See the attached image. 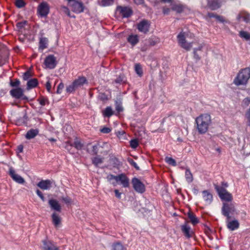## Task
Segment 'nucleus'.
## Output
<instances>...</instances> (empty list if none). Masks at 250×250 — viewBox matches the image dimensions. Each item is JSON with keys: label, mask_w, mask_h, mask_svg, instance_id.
I'll use <instances>...</instances> for the list:
<instances>
[{"label": "nucleus", "mask_w": 250, "mask_h": 250, "mask_svg": "<svg viewBox=\"0 0 250 250\" xmlns=\"http://www.w3.org/2000/svg\"><path fill=\"white\" fill-rule=\"evenodd\" d=\"M177 39L179 46L187 51L191 49L195 42L194 35L188 31H182L177 35Z\"/></svg>", "instance_id": "f257e3e1"}, {"label": "nucleus", "mask_w": 250, "mask_h": 250, "mask_svg": "<svg viewBox=\"0 0 250 250\" xmlns=\"http://www.w3.org/2000/svg\"><path fill=\"white\" fill-rule=\"evenodd\" d=\"M211 117L208 114L200 115L196 118V123L198 132L201 134L206 133L211 124Z\"/></svg>", "instance_id": "f03ea898"}, {"label": "nucleus", "mask_w": 250, "mask_h": 250, "mask_svg": "<svg viewBox=\"0 0 250 250\" xmlns=\"http://www.w3.org/2000/svg\"><path fill=\"white\" fill-rule=\"evenodd\" d=\"M250 78V68H245L240 70L233 80L236 86L246 85Z\"/></svg>", "instance_id": "7ed1b4c3"}, {"label": "nucleus", "mask_w": 250, "mask_h": 250, "mask_svg": "<svg viewBox=\"0 0 250 250\" xmlns=\"http://www.w3.org/2000/svg\"><path fill=\"white\" fill-rule=\"evenodd\" d=\"M86 82L87 80L85 77H79L66 87V91L67 92L72 93L79 88L83 86Z\"/></svg>", "instance_id": "20e7f679"}, {"label": "nucleus", "mask_w": 250, "mask_h": 250, "mask_svg": "<svg viewBox=\"0 0 250 250\" xmlns=\"http://www.w3.org/2000/svg\"><path fill=\"white\" fill-rule=\"evenodd\" d=\"M215 189L218 192L219 196L222 200L231 202L232 200V196L224 188L216 186Z\"/></svg>", "instance_id": "39448f33"}, {"label": "nucleus", "mask_w": 250, "mask_h": 250, "mask_svg": "<svg viewBox=\"0 0 250 250\" xmlns=\"http://www.w3.org/2000/svg\"><path fill=\"white\" fill-rule=\"evenodd\" d=\"M41 248L42 250H59V248L52 241L45 239L42 241Z\"/></svg>", "instance_id": "423d86ee"}, {"label": "nucleus", "mask_w": 250, "mask_h": 250, "mask_svg": "<svg viewBox=\"0 0 250 250\" xmlns=\"http://www.w3.org/2000/svg\"><path fill=\"white\" fill-rule=\"evenodd\" d=\"M235 211L234 205L230 203H224L222 208V213L227 217V219L230 218L229 213H233Z\"/></svg>", "instance_id": "0eeeda50"}, {"label": "nucleus", "mask_w": 250, "mask_h": 250, "mask_svg": "<svg viewBox=\"0 0 250 250\" xmlns=\"http://www.w3.org/2000/svg\"><path fill=\"white\" fill-rule=\"evenodd\" d=\"M44 64L46 68H54L57 64L55 57L52 55L48 56L44 60Z\"/></svg>", "instance_id": "6e6552de"}, {"label": "nucleus", "mask_w": 250, "mask_h": 250, "mask_svg": "<svg viewBox=\"0 0 250 250\" xmlns=\"http://www.w3.org/2000/svg\"><path fill=\"white\" fill-rule=\"evenodd\" d=\"M132 183L134 189L138 192L143 193L145 190L144 185L137 178L132 180Z\"/></svg>", "instance_id": "1a4fd4ad"}, {"label": "nucleus", "mask_w": 250, "mask_h": 250, "mask_svg": "<svg viewBox=\"0 0 250 250\" xmlns=\"http://www.w3.org/2000/svg\"><path fill=\"white\" fill-rule=\"evenodd\" d=\"M116 11L123 18H128L132 14V11L130 8L128 7H124L121 6H117Z\"/></svg>", "instance_id": "9d476101"}, {"label": "nucleus", "mask_w": 250, "mask_h": 250, "mask_svg": "<svg viewBox=\"0 0 250 250\" xmlns=\"http://www.w3.org/2000/svg\"><path fill=\"white\" fill-rule=\"evenodd\" d=\"M49 7L45 2L41 3L38 7V12L42 17L46 16L49 13Z\"/></svg>", "instance_id": "9b49d317"}, {"label": "nucleus", "mask_w": 250, "mask_h": 250, "mask_svg": "<svg viewBox=\"0 0 250 250\" xmlns=\"http://www.w3.org/2000/svg\"><path fill=\"white\" fill-rule=\"evenodd\" d=\"M117 183H120L124 188H128L129 186V180L124 174L118 175Z\"/></svg>", "instance_id": "f8f14e48"}, {"label": "nucleus", "mask_w": 250, "mask_h": 250, "mask_svg": "<svg viewBox=\"0 0 250 250\" xmlns=\"http://www.w3.org/2000/svg\"><path fill=\"white\" fill-rule=\"evenodd\" d=\"M70 6L72 8V11L76 13H80L83 11V4L81 2L77 1H73Z\"/></svg>", "instance_id": "ddd939ff"}, {"label": "nucleus", "mask_w": 250, "mask_h": 250, "mask_svg": "<svg viewBox=\"0 0 250 250\" xmlns=\"http://www.w3.org/2000/svg\"><path fill=\"white\" fill-rule=\"evenodd\" d=\"M10 93L13 97L16 99H24V97H23V90L21 88L18 87L17 88L13 89L10 90Z\"/></svg>", "instance_id": "4468645a"}, {"label": "nucleus", "mask_w": 250, "mask_h": 250, "mask_svg": "<svg viewBox=\"0 0 250 250\" xmlns=\"http://www.w3.org/2000/svg\"><path fill=\"white\" fill-rule=\"evenodd\" d=\"M149 23L147 21L143 20L138 24L137 28L140 32L146 33L148 31Z\"/></svg>", "instance_id": "2eb2a0df"}, {"label": "nucleus", "mask_w": 250, "mask_h": 250, "mask_svg": "<svg viewBox=\"0 0 250 250\" xmlns=\"http://www.w3.org/2000/svg\"><path fill=\"white\" fill-rule=\"evenodd\" d=\"M202 198L206 205H209L213 200L212 194L208 190H203L202 192Z\"/></svg>", "instance_id": "dca6fc26"}, {"label": "nucleus", "mask_w": 250, "mask_h": 250, "mask_svg": "<svg viewBox=\"0 0 250 250\" xmlns=\"http://www.w3.org/2000/svg\"><path fill=\"white\" fill-rule=\"evenodd\" d=\"M9 174L12 178L16 182L19 184H23L24 182V179L20 175L16 174L12 167L9 168Z\"/></svg>", "instance_id": "f3484780"}, {"label": "nucleus", "mask_w": 250, "mask_h": 250, "mask_svg": "<svg viewBox=\"0 0 250 250\" xmlns=\"http://www.w3.org/2000/svg\"><path fill=\"white\" fill-rule=\"evenodd\" d=\"M52 182L49 180H42L38 183L37 186L43 190H47L51 188L52 187Z\"/></svg>", "instance_id": "a211bd4d"}, {"label": "nucleus", "mask_w": 250, "mask_h": 250, "mask_svg": "<svg viewBox=\"0 0 250 250\" xmlns=\"http://www.w3.org/2000/svg\"><path fill=\"white\" fill-rule=\"evenodd\" d=\"M48 203L52 209L58 212L61 211V206L58 201H57L56 200L50 199L49 200Z\"/></svg>", "instance_id": "6ab92c4d"}, {"label": "nucleus", "mask_w": 250, "mask_h": 250, "mask_svg": "<svg viewBox=\"0 0 250 250\" xmlns=\"http://www.w3.org/2000/svg\"><path fill=\"white\" fill-rule=\"evenodd\" d=\"M237 18L238 20L242 19L245 22H249L250 21V15L245 11H241L238 15Z\"/></svg>", "instance_id": "aec40b11"}, {"label": "nucleus", "mask_w": 250, "mask_h": 250, "mask_svg": "<svg viewBox=\"0 0 250 250\" xmlns=\"http://www.w3.org/2000/svg\"><path fill=\"white\" fill-rule=\"evenodd\" d=\"M239 223L236 220L232 221L227 220V227L231 230H234L239 228Z\"/></svg>", "instance_id": "412c9836"}, {"label": "nucleus", "mask_w": 250, "mask_h": 250, "mask_svg": "<svg viewBox=\"0 0 250 250\" xmlns=\"http://www.w3.org/2000/svg\"><path fill=\"white\" fill-rule=\"evenodd\" d=\"M52 222L56 227H59L61 223V218L56 212H54L52 215Z\"/></svg>", "instance_id": "4be33fe9"}, {"label": "nucleus", "mask_w": 250, "mask_h": 250, "mask_svg": "<svg viewBox=\"0 0 250 250\" xmlns=\"http://www.w3.org/2000/svg\"><path fill=\"white\" fill-rule=\"evenodd\" d=\"M39 132V131L38 129H31L27 132L25 138L27 139H33L38 134Z\"/></svg>", "instance_id": "5701e85b"}, {"label": "nucleus", "mask_w": 250, "mask_h": 250, "mask_svg": "<svg viewBox=\"0 0 250 250\" xmlns=\"http://www.w3.org/2000/svg\"><path fill=\"white\" fill-rule=\"evenodd\" d=\"M203 46L202 45H200L198 47L194 48V57L196 59H199L202 55H204L205 53L203 52Z\"/></svg>", "instance_id": "b1692460"}, {"label": "nucleus", "mask_w": 250, "mask_h": 250, "mask_svg": "<svg viewBox=\"0 0 250 250\" xmlns=\"http://www.w3.org/2000/svg\"><path fill=\"white\" fill-rule=\"evenodd\" d=\"M181 229L186 237L189 238L191 236L192 231L190 230V228L187 224L182 225Z\"/></svg>", "instance_id": "393cba45"}, {"label": "nucleus", "mask_w": 250, "mask_h": 250, "mask_svg": "<svg viewBox=\"0 0 250 250\" xmlns=\"http://www.w3.org/2000/svg\"><path fill=\"white\" fill-rule=\"evenodd\" d=\"M48 42V40L47 38L45 37H41L40 39L39 49L42 50L44 49L47 48Z\"/></svg>", "instance_id": "a878e982"}, {"label": "nucleus", "mask_w": 250, "mask_h": 250, "mask_svg": "<svg viewBox=\"0 0 250 250\" xmlns=\"http://www.w3.org/2000/svg\"><path fill=\"white\" fill-rule=\"evenodd\" d=\"M127 41L131 45L134 46L139 42L138 36L136 35H130L127 38Z\"/></svg>", "instance_id": "bb28decb"}, {"label": "nucleus", "mask_w": 250, "mask_h": 250, "mask_svg": "<svg viewBox=\"0 0 250 250\" xmlns=\"http://www.w3.org/2000/svg\"><path fill=\"white\" fill-rule=\"evenodd\" d=\"M38 84V80L36 79H32L28 81L27 83V89H30L31 88L36 87Z\"/></svg>", "instance_id": "cd10ccee"}, {"label": "nucleus", "mask_w": 250, "mask_h": 250, "mask_svg": "<svg viewBox=\"0 0 250 250\" xmlns=\"http://www.w3.org/2000/svg\"><path fill=\"white\" fill-rule=\"evenodd\" d=\"M188 217L190 220V221L191 222V223L195 225L198 223L199 221L197 218L196 217V216L192 212H188Z\"/></svg>", "instance_id": "c85d7f7f"}, {"label": "nucleus", "mask_w": 250, "mask_h": 250, "mask_svg": "<svg viewBox=\"0 0 250 250\" xmlns=\"http://www.w3.org/2000/svg\"><path fill=\"white\" fill-rule=\"evenodd\" d=\"M107 180L111 182V183L114 186H116V181L118 178V175L117 176H114L112 174H109L107 175L106 177Z\"/></svg>", "instance_id": "c756f323"}, {"label": "nucleus", "mask_w": 250, "mask_h": 250, "mask_svg": "<svg viewBox=\"0 0 250 250\" xmlns=\"http://www.w3.org/2000/svg\"><path fill=\"white\" fill-rule=\"evenodd\" d=\"M185 177L188 183H191L193 181V176L189 169H187L186 170Z\"/></svg>", "instance_id": "7c9ffc66"}, {"label": "nucleus", "mask_w": 250, "mask_h": 250, "mask_svg": "<svg viewBox=\"0 0 250 250\" xmlns=\"http://www.w3.org/2000/svg\"><path fill=\"white\" fill-rule=\"evenodd\" d=\"M112 250H126V248L120 243H114L112 246Z\"/></svg>", "instance_id": "2f4dec72"}, {"label": "nucleus", "mask_w": 250, "mask_h": 250, "mask_svg": "<svg viewBox=\"0 0 250 250\" xmlns=\"http://www.w3.org/2000/svg\"><path fill=\"white\" fill-rule=\"evenodd\" d=\"M239 36L246 41L250 40V33L247 31H241L239 32Z\"/></svg>", "instance_id": "473e14b6"}, {"label": "nucleus", "mask_w": 250, "mask_h": 250, "mask_svg": "<svg viewBox=\"0 0 250 250\" xmlns=\"http://www.w3.org/2000/svg\"><path fill=\"white\" fill-rule=\"evenodd\" d=\"M68 145H69L70 146H74L77 149H81L83 145L78 140H76L73 144H70L69 142H67Z\"/></svg>", "instance_id": "72a5a7b5"}, {"label": "nucleus", "mask_w": 250, "mask_h": 250, "mask_svg": "<svg viewBox=\"0 0 250 250\" xmlns=\"http://www.w3.org/2000/svg\"><path fill=\"white\" fill-rule=\"evenodd\" d=\"M135 71L138 75L141 77L143 75V70L141 65L139 63L135 65Z\"/></svg>", "instance_id": "f704fd0d"}, {"label": "nucleus", "mask_w": 250, "mask_h": 250, "mask_svg": "<svg viewBox=\"0 0 250 250\" xmlns=\"http://www.w3.org/2000/svg\"><path fill=\"white\" fill-rule=\"evenodd\" d=\"M92 162L95 165L98 166L99 164H101L103 163V160L102 158L100 157L99 156H97L93 159Z\"/></svg>", "instance_id": "c9c22d12"}, {"label": "nucleus", "mask_w": 250, "mask_h": 250, "mask_svg": "<svg viewBox=\"0 0 250 250\" xmlns=\"http://www.w3.org/2000/svg\"><path fill=\"white\" fill-rule=\"evenodd\" d=\"M104 115L105 116L110 117L113 115V111L110 107H107L104 111Z\"/></svg>", "instance_id": "e433bc0d"}, {"label": "nucleus", "mask_w": 250, "mask_h": 250, "mask_svg": "<svg viewBox=\"0 0 250 250\" xmlns=\"http://www.w3.org/2000/svg\"><path fill=\"white\" fill-rule=\"evenodd\" d=\"M114 0H101L100 5L103 6H107L112 4Z\"/></svg>", "instance_id": "4c0bfd02"}, {"label": "nucleus", "mask_w": 250, "mask_h": 250, "mask_svg": "<svg viewBox=\"0 0 250 250\" xmlns=\"http://www.w3.org/2000/svg\"><path fill=\"white\" fill-rule=\"evenodd\" d=\"M61 10L62 12H63L64 13L66 14L68 16H69L70 17L74 18H75V17L74 16H71L69 10L68 9V8L67 7H66L64 6H61Z\"/></svg>", "instance_id": "58836bf2"}, {"label": "nucleus", "mask_w": 250, "mask_h": 250, "mask_svg": "<svg viewBox=\"0 0 250 250\" xmlns=\"http://www.w3.org/2000/svg\"><path fill=\"white\" fill-rule=\"evenodd\" d=\"M166 162L169 165H172L173 166H176V163L174 159L171 157H166Z\"/></svg>", "instance_id": "ea45409f"}, {"label": "nucleus", "mask_w": 250, "mask_h": 250, "mask_svg": "<svg viewBox=\"0 0 250 250\" xmlns=\"http://www.w3.org/2000/svg\"><path fill=\"white\" fill-rule=\"evenodd\" d=\"M61 200L67 205H70L72 202V199L68 196L62 197Z\"/></svg>", "instance_id": "a19ab883"}, {"label": "nucleus", "mask_w": 250, "mask_h": 250, "mask_svg": "<svg viewBox=\"0 0 250 250\" xmlns=\"http://www.w3.org/2000/svg\"><path fill=\"white\" fill-rule=\"evenodd\" d=\"M130 146L133 148H136L138 146V141L136 139L131 140L130 141Z\"/></svg>", "instance_id": "79ce46f5"}, {"label": "nucleus", "mask_w": 250, "mask_h": 250, "mask_svg": "<svg viewBox=\"0 0 250 250\" xmlns=\"http://www.w3.org/2000/svg\"><path fill=\"white\" fill-rule=\"evenodd\" d=\"M32 76L31 72L30 71H27L25 72L23 75V79L25 81L27 80Z\"/></svg>", "instance_id": "37998d69"}, {"label": "nucleus", "mask_w": 250, "mask_h": 250, "mask_svg": "<svg viewBox=\"0 0 250 250\" xmlns=\"http://www.w3.org/2000/svg\"><path fill=\"white\" fill-rule=\"evenodd\" d=\"M16 5L19 8H21L25 5L23 0H16L15 1Z\"/></svg>", "instance_id": "c03bdc74"}, {"label": "nucleus", "mask_w": 250, "mask_h": 250, "mask_svg": "<svg viewBox=\"0 0 250 250\" xmlns=\"http://www.w3.org/2000/svg\"><path fill=\"white\" fill-rule=\"evenodd\" d=\"M27 24V21H24L21 22H19L17 23V26L19 29H21L23 28L25 25Z\"/></svg>", "instance_id": "a18cd8bd"}, {"label": "nucleus", "mask_w": 250, "mask_h": 250, "mask_svg": "<svg viewBox=\"0 0 250 250\" xmlns=\"http://www.w3.org/2000/svg\"><path fill=\"white\" fill-rule=\"evenodd\" d=\"M64 88V84L61 83H60L59 85L58 86L57 93L58 94H60L62 92V90Z\"/></svg>", "instance_id": "49530a36"}, {"label": "nucleus", "mask_w": 250, "mask_h": 250, "mask_svg": "<svg viewBox=\"0 0 250 250\" xmlns=\"http://www.w3.org/2000/svg\"><path fill=\"white\" fill-rule=\"evenodd\" d=\"M36 193H37V195L41 198V199H42V201H45V198H44L42 192L41 191H40L39 189H37L36 190Z\"/></svg>", "instance_id": "de8ad7c7"}, {"label": "nucleus", "mask_w": 250, "mask_h": 250, "mask_svg": "<svg viewBox=\"0 0 250 250\" xmlns=\"http://www.w3.org/2000/svg\"><path fill=\"white\" fill-rule=\"evenodd\" d=\"M39 101H40V104L42 105V106H44L45 105V104H46V103L47 102V100L45 98H41L40 100H39Z\"/></svg>", "instance_id": "09e8293b"}, {"label": "nucleus", "mask_w": 250, "mask_h": 250, "mask_svg": "<svg viewBox=\"0 0 250 250\" xmlns=\"http://www.w3.org/2000/svg\"><path fill=\"white\" fill-rule=\"evenodd\" d=\"M20 81L19 80H16L15 82H11L10 83V85L13 87L19 86L20 85Z\"/></svg>", "instance_id": "8fccbe9b"}, {"label": "nucleus", "mask_w": 250, "mask_h": 250, "mask_svg": "<svg viewBox=\"0 0 250 250\" xmlns=\"http://www.w3.org/2000/svg\"><path fill=\"white\" fill-rule=\"evenodd\" d=\"M216 14H214L213 13H208L207 15L206 16V18L207 20H209V19L211 18H215Z\"/></svg>", "instance_id": "3c124183"}, {"label": "nucleus", "mask_w": 250, "mask_h": 250, "mask_svg": "<svg viewBox=\"0 0 250 250\" xmlns=\"http://www.w3.org/2000/svg\"><path fill=\"white\" fill-rule=\"evenodd\" d=\"M101 131L104 133H108L111 131V129L108 127H104L101 129Z\"/></svg>", "instance_id": "603ef678"}, {"label": "nucleus", "mask_w": 250, "mask_h": 250, "mask_svg": "<svg viewBox=\"0 0 250 250\" xmlns=\"http://www.w3.org/2000/svg\"><path fill=\"white\" fill-rule=\"evenodd\" d=\"M215 19L221 22H223L225 21L224 18L221 16L216 15V16H215Z\"/></svg>", "instance_id": "864d4df0"}, {"label": "nucleus", "mask_w": 250, "mask_h": 250, "mask_svg": "<svg viewBox=\"0 0 250 250\" xmlns=\"http://www.w3.org/2000/svg\"><path fill=\"white\" fill-rule=\"evenodd\" d=\"M116 109L118 112H120L123 111V108L120 104H117L116 106Z\"/></svg>", "instance_id": "5fc2aeb1"}, {"label": "nucleus", "mask_w": 250, "mask_h": 250, "mask_svg": "<svg viewBox=\"0 0 250 250\" xmlns=\"http://www.w3.org/2000/svg\"><path fill=\"white\" fill-rule=\"evenodd\" d=\"M114 192L115 193V196L119 199L121 198V193L119 192V191L118 189H115L114 190Z\"/></svg>", "instance_id": "6e6d98bb"}, {"label": "nucleus", "mask_w": 250, "mask_h": 250, "mask_svg": "<svg viewBox=\"0 0 250 250\" xmlns=\"http://www.w3.org/2000/svg\"><path fill=\"white\" fill-rule=\"evenodd\" d=\"M51 85L49 81H48L46 83V88L48 92L50 91Z\"/></svg>", "instance_id": "4d7b16f0"}, {"label": "nucleus", "mask_w": 250, "mask_h": 250, "mask_svg": "<svg viewBox=\"0 0 250 250\" xmlns=\"http://www.w3.org/2000/svg\"><path fill=\"white\" fill-rule=\"evenodd\" d=\"M130 164L133 166H134L137 169H139V167L137 166V164L134 162L133 161V160L131 161L130 162Z\"/></svg>", "instance_id": "13d9d810"}, {"label": "nucleus", "mask_w": 250, "mask_h": 250, "mask_svg": "<svg viewBox=\"0 0 250 250\" xmlns=\"http://www.w3.org/2000/svg\"><path fill=\"white\" fill-rule=\"evenodd\" d=\"M23 147L22 145H20L18 146V150L19 152H22L23 151Z\"/></svg>", "instance_id": "bf43d9fd"}, {"label": "nucleus", "mask_w": 250, "mask_h": 250, "mask_svg": "<svg viewBox=\"0 0 250 250\" xmlns=\"http://www.w3.org/2000/svg\"><path fill=\"white\" fill-rule=\"evenodd\" d=\"M134 2L137 4H141L144 3V0H134Z\"/></svg>", "instance_id": "052dcab7"}, {"label": "nucleus", "mask_w": 250, "mask_h": 250, "mask_svg": "<svg viewBox=\"0 0 250 250\" xmlns=\"http://www.w3.org/2000/svg\"><path fill=\"white\" fill-rule=\"evenodd\" d=\"M123 81V78L121 77H119L115 80L116 83H120Z\"/></svg>", "instance_id": "680f3d73"}, {"label": "nucleus", "mask_w": 250, "mask_h": 250, "mask_svg": "<svg viewBox=\"0 0 250 250\" xmlns=\"http://www.w3.org/2000/svg\"><path fill=\"white\" fill-rule=\"evenodd\" d=\"M5 62L6 61L5 60H2V59L0 58V66L4 64L5 63Z\"/></svg>", "instance_id": "e2e57ef3"}, {"label": "nucleus", "mask_w": 250, "mask_h": 250, "mask_svg": "<svg viewBox=\"0 0 250 250\" xmlns=\"http://www.w3.org/2000/svg\"><path fill=\"white\" fill-rule=\"evenodd\" d=\"M193 192L194 194H197L199 192V190L197 188H193Z\"/></svg>", "instance_id": "0e129e2a"}, {"label": "nucleus", "mask_w": 250, "mask_h": 250, "mask_svg": "<svg viewBox=\"0 0 250 250\" xmlns=\"http://www.w3.org/2000/svg\"><path fill=\"white\" fill-rule=\"evenodd\" d=\"M169 11V9L168 8H164L163 10V12L164 14H167Z\"/></svg>", "instance_id": "69168bd1"}, {"label": "nucleus", "mask_w": 250, "mask_h": 250, "mask_svg": "<svg viewBox=\"0 0 250 250\" xmlns=\"http://www.w3.org/2000/svg\"><path fill=\"white\" fill-rule=\"evenodd\" d=\"M159 42V41L158 39H157L155 41H154V42H150V44L151 45H155V44L157 43L158 42Z\"/></svg>", "instance_id": "338daca9"}, {"label": "nucleus", "mask_w": 250, "mask_h": 250, "mask_svg": "<svg viewBox=\"0 0 250 250\" xmlns=\"http://www.w3.org/2000/svg\"><path fill=\"white\" fill-rule=\"evenodd\" d=\"M247 117L249 122V125L250 126V115H247Z\"/></svg>", "instance_id": "774afa93"}]
</instances>
